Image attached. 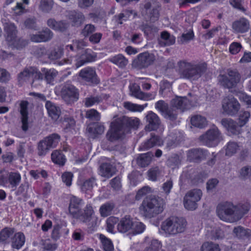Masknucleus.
<instances>
[{
    "label": "nucleus",
    "instance_id": "nucleus-62",
    "mask_svg": "<svg viewBox=\"0 0 251 251\" xmlns=\"http://www.w3.org/2000/svg\"><path fill=\"white\" fill-rule=\"evenodd\" d=\"M199 153H201V152H199L198 149L189 150L187 152L188 159L190 161H197Z\"/></svg>",
    "mask_w": 251,
    "mask_h": 251
},
{
    "label": "nucleus",
    "instance_id": "nucleus-12",
    "mask_svg": "<svg viewBox=\"0 0 251 251\" xmlns=\"http://www.w3.org/2000/svg\"><path fill=\"white\" fill-rule=\"evenodd\" d=\"M201 140L208 147L215 146L220 141L219 131L217 128L210 129L201 137Z\"/></svg>",
    "mask_w": 251,
    "mask_h": 251
},
{
    "label": "nucleus",
    "instance_id": "nucleus-5",
    "mask_svg": "<svg viewBox=\"0 0 251 251\" xmlns=\"http://www.w3.org/2000/svg\"><path fill=\"white\" fill-rule=\"evenodd\" d=\"M187 226L185 219L171 217L165 220L161 224V230L167 235H174L185 231Z\"/></svg>",
    "mask_w": 251,
    "mask_h": 251
},
{
    "label": "nucleus",
    "instance_id": "nucleus-59",
    "mask_svg": "<svg viewBox=\"0 0 251 251\" xmlns=\"http://www.w3.org/2000/svg\"><path fill=\"white\" fill-rule=\"evenodd\" d=\"M135 16V13L132 10H127L125 11L124 13H121L119 16V22L118 23L120 24H122L121 20H126L127 19L130 18H134Z\"/></svg>",
    "mask_w": 251,
    "mask_h": 251
},
{
    "label": "nucleus",
    "instance_id": "nucleus-58",
    "mask_svg": "<svg viewBox=\"0 0 251 251\" xmlns=\"http://www.w3.org/2000/svg\"><path fill=\"white\" fill-rule=\"evenodd\" d=\"M84 221L89 222L91 220H95V217L93 216V210L92 206H87L85 210L84 215Z\"/></svg>",
    "mask_w": 251,
    "mask_h": 251
},
{
    "label": "nucleus",
    "instance_id": "nucleus-43",
    "mask_svg": "<svg viewBox=\"0 0 251 251\" xmlns=\"http://www.w3.org/2000/svg\"><path fill=\"white\" fill-rule=\"evenodd\" d=\"M239 150V147L235 142H230L228 143L226 147V155L231 156L236 153Z\"/></svg>",
    "mask_w": 251,
    "mask_h": 251
},
{
    "label": "nucleus",
    "instance_id": "nucleus-61",
    "mask_svg": "<svg viewBox=\"0 0 251 251\" xmlns=\"http://www.w3.org/2000/svg\"><path fill=\"white\" fill-rule=\"evenodd\" d=\"M160 174V171L158 168L151 169L148 172L149 179L151 181H156Z\"/></svg>",
    "mask_w": 251,
    "mask_h": 251
},
{
    "label": "nucleus",
    "instance_id": "nucleus-55",
    "mask_svg": "<svg viewBox=\"0 0 251 251\" xmlns=\"http://www.w3.org/2000/svg\"><path fill=\"white\" fill-rule=\"evenodd\" d=\"M52 0H41L39 7L43 11L48 12L52 7Z\"/></svg>",
    "mask_w": 251,
    "mask_h": 251
},
{
    "label": "nucleus",
    "instance_id": "nucleus-19",
    "mask_svg": "<svg viewBox=\"0 0 251 251\" xmlns=\"http://www.w3.org/2000/svg\"><path fill=\"white\" fill-rule=\"evenodd\" d=\"M147 125L146 126V129L149 131L156 130L160 125V120L158 116L154 112L149 111L148 112L146 117Z\"/></svg>",
    "mask_w": 251,
    "mask_h": 251
},
{
    "label": "nucleus",
    "instance_id": "nucleus-25",
    "mask_svg": "<svg viewBox=\"0 0 251 251\" xmlns=\"http://www.w3.org/2000/svg\"><path fill=\"white\" fill-rule=\"evenodd\" d=\"M28 102L25 101H22L21 103L20 113L21 114V121L22 123V129L24 131H26L28 129V117H27V107Z\"/></svg>",
    "mask_w": 251,
    "mask_h": 251
},
{
    "label": "nucleus",
    "instance_id": "nucleus-60",
    "mask_svg": "<svg viewBox=\"0 0 251 251\" xmlns=\"http://www.w3.org/2000/svg\"><path fill=\"white\" fill-rule=\"evenodd\" d=\"M240 176L244 178H248L251 176V166H245L243 167L239 172Z\"/></svg>",
    "mask_w": 251,
    "mask_h": 251
},
{
    "label": "nucleus",
    "instance_id": "nucleus-24",
    "mask_svg": "<svg viewBox=\"0 0 251 251\" xmlns=\"http://www.w3.org/2000/svg\"><path fill=\"white\" fill-rule=\"evenodd\" d=\"M105 130L104 126L101 124H93L89 125L87 131L93 138L102 134Z\"/></svg>",
    "mask_w": 251,
    "mask_h": 251
},
{
    "label": "nucleus",
    "instance_id": "nucleus-35",
    "mask_svg": "<svg viewBox=\"0 0 251 251\" xmlns=\"http://www.w3.org/2000/svg\"><path fill=\"white\" fill-rule=\"evenodd\" d=\"M123 106L126 109L131 112H141L147 106V104L145 105H140L133 103L129 101H126L124 103Z\"/></svg>",
    "mask_w": 251,
    "mask_h": 251
},
{
    "label": "nucleus",
    "instance_id": "nucleus-40",
    "mask_svg": "<svg viewBox=\"0 0 251 251\" xmlns=\"http://www.w3.org/2000/svg\"><path fill=\"white\" fill-rule=\"evenodd\" d=\"M107 99L106 95H101L99 97H91L87 98L85 100V105L86 107H91L95 104L101 102L103 99Z\"/></svg>",
    "mask_w": 251,
    "mask_h": 251
},
{
    "label": "nucleus",
    "instance_id": "nucleus-9",
    "mask_svg": "<svg viewBox=\"0 0 251 251\" xmlns=\"http://www.w3.org/2000/svg\"><path fill=\"white\" fill-rule=\"evenodd\" d=\"M202 196V192L200 189H194L188 191L183 199L184 207L188 210H195Z\"/></svg>",
    "mask_w": 251,
    "mask_h": 251
},
{
    "label": "nucleus",
    "instance_id": "nucleus-27",
    "mask_svg": "<svg viewBox=\"0 0 251 251\" xmlns=\"http://www.w3.org/2000/svg\"><path fill=\"white\" fill-rule=\"evenodd\" d=\"M46 108L48 111L49 115L54 120H57L60 115V109L50 101H47Z\"/></svg>",
    "mask_w": 251,
    "mask_h": 251
},
{
    "label": "nucleus",
    "instance_id": "nucleus-2",
    "mask_svg": "<svg viewBox=\"0 0 251 251\" xmlns=\"http://www.w3.org/2000/svg\"><path fill=\"white\" fill-rule=\"evenodd\" d=\"M87 46V43L83 40H75L72 41L71 44L66 46V49L68 51L71 50L77 53L75 61L77 68L83 65L85 63L92 60L91 50L85 49Z\"/></svg>",
    "mask_w": 251,
    "mask_h": 251
},
{
    "label": "nucleus",
    "instance_id": "nucleus-64",
    "mask_svg": "<svg viewBox=\"0 0 251 251\" xmlns=\"http://www.w3.org/2000/svg\"><path fill=\"white\" fill-rule=\"evenodd\" d=\"M194 33L189 31L186 33H183L179 39V42L182 44L186 43L192 40L194 37Z\"/></svg>",
    "mask_w": 251,
    "mask_h": 251
},
{
    "label": "nucleus",
    "instance_id": "nucleus-3",
    "mask_svg": "<svg viewBox=\"0 0 251 251\" xmlns=\"http://www.w3.org/2000/svg\"><path fill=\"white\" fill-rule=\"evenodd\" d=\"M246 211L241 210L230 202L220 203L217 208L218 217L222 220L227 222H234L241 218Z\"/></svg>",
    "mask_w": 251,
    "mask_h": 251
},
{
    "label": "nucleus",
    "instance_id": "nucleus-39",
    "mask_svg": "<svg viewBox=\"0 0 251 251\" xmlns=\"http://www.w3.org/2000/svg\"><path fill=\"white\" fill-rule=\"evenodd\" d=\"M114 207V205L112 202H106L103 204L100 208L101 216L105 217L110 215Z\"/></svg>",
    "mask_w": 251,
    "mask_h": 251
},
{
    "label": "nucleus",
    "instance_id": "nucleus-29",
    "mask_svg": "<svg viewBox=\"0 0 251 251\" xmlns=\"http://www.w3.org/2000/svg\"><path fill=\"white\" fill-rule=\"evenodd\" d=\"M191 125L196 127L202 128L207 125L206 119L200 115H196L191 118Z\"/></svg>",
    "mask_w": 251,
    "mask_h": 251
},
{
    "label": "nucleus",
    "instance_id": "nucleus-44",
    "mask_svg": "<svg viewBox=\"0 0 251 251\" xmlns=\"http://www.w3.org/2000/svg\"><path fill=\"white\" fill-rule=\"evenodd\" d=\"M110 60L114 64L120 67H124L128 63L127 60L122 54H118L110 59Z\"/></svg>",
    "mask_w": 251,
    "mask_h": 251
},
{
    "label": "nucleus",
    "instance_id": "nucleus-41",
    "mask_svg": "<svg viewBox=\"0 0 251 251\" xmlns=\"http://www.w3.org/2000/svg\"><path fill=\"white\" fill-rule=\"evenodd\" d=\"M51 160L53 162L60 165H63L65 164L66 159L64 155L59 151H55L51 155Z\"/></svg>",
    "mask_w": 251,
    "mask_h": 251
},
{
    "label": "nucleus",
    "instance_id": "nucleus-23",
    "mask_svg": "<svg viewBox=\"0 0 251 251\" xmlns=\"http://www.w3.org/2000/svg\"><path fill=\"white\" fill-rule=\"evenodd\" d=\"M52 36V34L51 31L50 29L46 28L42 32L32 34L30 37V39L34 42H46L51 39Z\"/></svg>",
    "mask_w": 251,
    "mask_h": 251
},
{
    "label": "nucleus",
    "instance_id": "nucleus-51",
    "mask_svg": "<svg viewBox=\"0 0 251 251\" xmlns=\"http://www.w3.org/2000/svg\"><path fill=\"white\" fill-rule=\"evenodd\" d=\"M234 232L236 236L240 238L244 237H249L251 235V230L250 229H246L241 226L235 227Z\"/></svg>",
    "mask_w": 251,
    "mask_h": 251
},
{
    "label": "nucleus",
    "instance_id": "nucleus-20",
    "mask_svg": "<svg viewBox=\"0 0 251 251\" xmlns=\"http://www.w3.org/2000/svg\"><path fill=\"white\" fill-rule=\"evenodd\" d=\"M35 75L39 79H42V74L38 72L36 68L34 67H28L24 70L18 75V80L20 83H23L27 81L31 76Z\"/></svg>",
    "mask_w": 251,
    "mask_h": 251
},
{
    "label": "nucleus",
    "instance_id": "nucleus-14",
    "mask_svg": "<svg viewBox=\"0 0 251 251\" xmlns=\"http://www.w3.org/2000/svg\"><path fill=\"white\" fill-rule=\"evenodd\" d=\"M61 93L63 99L68 103L73 102L78 99V91L72 85H65L62 88Z\"/></svg>",
    "mask_w": 251,
    "mask_h": 251
},
{
    "label": "nucleus",
    "instance_id": "nucleus-49",
    "mask_svg": "<svg viewBox=\"0 0 251 251\" xmlns=\"http://www.w3.org/2000/svg\"><path fill=\"white\" fill-rule=\"evenodd\" d=\"M119 221V219L115 217H110L106 221L107 231L110 233H114L115 225Z\"/></svg>",
    "mask_w": 251,
    "mask_h": 251
},
{
    "label": "nucleus",
    "instance_id": "nucleus-8",
    "mask_svg": "<svg viewBox=\"0 0 251 251\" xmlns=\"http://www.w3.org/2000/svg\"><path fill=\"white\" fill-rule=\"evenodd\" d=\"M179 66V73L182 78L195 79L199 77L202 73L201 67L186 61H180Z\"/></svg>",
    "mask_w": 251,
    "mask_h": 251
},
{
    "label": "nucleus",
    "instance_id": "nucleus-50",
    "mask_svg": "<svg viewBox=\"0 0 251 251\" xmlns=\"http://www.w3.org/2000/svg\"><path fill=\"white\" fill-rule=\"evenodd\" d=\"M21 179V175L18 173H11L9 176V182L12 187H16Z\"/></svg>",
    "mask_w": 251,
    "mask_h": 251
},
{
    "label": "nucleus",
    "instance_id": "nucleus-18",
    "mask_svg": "<svg viewBox=\"0 0 251 251\" xmlns=\"http://www.w3.org/2000/svg\"><path fill=\"white\" fill-rule=\"evenodd\" d=\"M79 76L83 80L90 83H97L99 82L95 69L90 67L82 69L79 72Z\"/></svg>",
    "mask_w": 251,
    "mask_h": 251
},
{
    "label": "nucleus",
    "instance_id": "nucleus-21",
    "mask_svg": "<svg viewBox=\"0 0 251 251\" xmlns=\"http://www.w3.org/2000/svg\"><path fill=\"white\" fill-rule=\"evenodd\" d=\"M122 134L121 126L117 123L113 122L106 134V137L109 140L114 141L120 139L122 137Z\"/></svg>",
    "mask_w": 251,
    "mask_h": 251
},
{
    "label": "nucleus",
    "instance_id": "nucleus-10",
    "mask_svg": "<svg viewBox=\"0 0 251 251\" xmlns=\"http://www.w3.org/2000/svg\"><path fill=\"white\" fill-rule=\"evenodd\" d=\"M59 136L57 134L46 138L41 141L38 146V153L40 156L45 155L52 148H54L59 141Z\"/></svg>",
    "mask_w": 251,
    "mask_h": 251
},
{
    "label": "nucleus",
    "instance_id": "nucleus-37",
    "mask_svg": "<svg viewBox=\"0 0 251 251\" xmlns=\"http://www.w3.org/2000/svg\"><path fill=\"white\" fill-rule=\"evenodd\" d=\"M103 249L105 251H113L114 246L112 241L102 234L98 235Z\"/></svg>",
    "mask_w": 251,
    "mask_h": 251
},
{
    "label": "nucleus",
    "instance_id": "nucleus-56",
    "mask_svg": "<svg viewBox=\"0 0 251 251\" xmlns=\"http://www.w3.org/2000/svg\"><path fill=\"white\" fill-rule=\"evenodd\" d=\"M239 100L244 102L248 107H251V97L243 92H239L236 94Z\"/></svg>",
    "mask_w": 251,
    "mask_h": 251
},
{
    "label": "nucleus",
    "instance_id": "nucleus-30",
    "mask_svg": "<svg viewBox=\"0 0 251 251\" xmlns=\"http://www.w3.org/2000/svg\"><path fill=\"white\" fill-rule=\"evenodd\" d=\"M25 243V236L22 232H18L15 234L12 239V246L13 248L19 249Z\"/></svg>",
    "mask_w": 251,
    "mask_h": 251
},
{
    "label": "nucleus",
    "instance_id": "nucleus-53",
    "mask_svg": "<svg viewBox=\"0 0 251 251\" xmlns=\"http://www.w3.org/2000/svg\"><path fill=\"white\" fill-rule=\"evenodd\" d=\"M201 251H220V249L218 245L211 242H205L202 245Z\"/></svg>",
    "mask_w": 251,
    "mask_h": 251
},
{
    "label": "nucleus",
    "instance_id": "nucleus-34",
    "mask_svg": "<svg viewBox=\"0 0 251 251\" xmlns=\"http://www.w3.org/2000/svg\"><path fill=\"white\" fill-rule=\"evenodd\" d=\"M68 16L74 25L80 24L84 20L83 15L75 11H70Z\"/></svg>",
    "mask_w": 251,
    "mask_h": 251
},
{
    "label": "nucleus",
    "instance_id": "nucleus-42",
    "mask_svg": "<svg viewBox=\"0 0 251 251\" xmlns=\"http://www.w3.org/2000/svg\"><path fill=\"white\" fill-rule=\"evenodd\" d=\"M151 3L150 2L146 3L144 5L145 12H143V14L144 13H149L150 14V17L151 21H155L156 20L159 16V12L157 8H152L151 11Z\"/></svg>",
    "mask_w": 251,
    "mask_h": 251
},
{
    "label": "nucleus",
    "instance_id": "nucleus-48",
    "mask_svg": "<svg viewBox=\"0 0 251 251\" xmlns=\"http://www.w3.org/2000/svg\"><path fill=\"white\" fill-rule=\"evenodd\" d=\"M153 192L154 190L148 186H144L138 191L135 196V199L137 200H140L143 197L148 194L152 193Z\"/></svg>",
    "mask_w": 251,
    "mask_h": 251
},
{
    "label": "nucleus",
    "instance_id": "nucleus-6",
    "mask_svg": "<svg viewBox=\"0 0 251 251\" xmlns=\"http://www.w3.org/2000/svg\"><path fill=\"white\" fill-rule=\"evenodd\" d=\"M250 113L247 111H241L239 115L238 123L231 119H224L221 123L224 127L232 134H238L241 132V127L249 121Z\"/></svg>",
    "mask_w": 251,
    "mask_h": 251
},
{
    "label": "nucleus",
    "instance_id": "nucleus-47",
    "mask_svg": "<svg viewBox=\"0 0 251 251\" xmlns=\"http://www.w3.org/2000/svg\"><path fill=\"white\" fill-rule=\"evenodd\" d=\"M128 178L130 183L134 186H136L138 182H141L143 180L142 175L137 171L132 172L129 175Z\"/></svg>",
    "mask_w": 251,
    "mask_h": 251
},
{
    "label": "nucleus",
    "instance_id": "nucleus-17",
    "mask_svg": "<svg viewBox=\"0 0 251 251\" xmlns=\"http://www.w3.org/2000/svg\"><path fill=\"white\" fill-rule=\"evenodd\" d=\"M156 59L154 54L144 52L138 55L137 64L140 67L146 68L151 65Z\"/></svg>",
    "mask_w": 251,
    "mask_h": 251
},
{
    "label": "nucleus",
    "instance_id": "nucleus-63",
    "mask_svg": "<svg viewBox=\"0 0 251 251\" xmlns=\"http://www.w3.org/2000/svg\"><path fill=\"white\" fill-rule=\"evenodd\" d=\"M73 175L71 172H65L62 176L63 182L66 184L67 186H70L72 184Z\"/></svg>",
    "mask_w": 251,
    "mask_h": 251
},
{
    "label": "nucleus",
    "instance_id": "nucleus-36",
    "mask_svg": "<svg viewBox=\"0 0 251 251\" xmlns=\"http://www.w3.org/2000/svg\"><path fill=\"white\" fill-rule=\"evenodd\" d=\"M163 141L158 136H152L149 140L144 143L143 148L145 150L150 149L154 146H161Z\"/></svg>",
    "mask_w": 251,
    "mask_h": 251
},
{
    "label": "nucleus",
    "instance_id": "nucleus-15",
    "mask_svg": "<svg viewBox=\"0 0 251 251\" xmlns=\"http://www.w3.org/2000/svg\"><path fill=\"white\" fill-rule=\"evenodd\" d=\"M133 225V219L129 216H126L119 220L117 228L120 232L131 234Z\"/></svg>",
    "mask_w": 251,
    "mask_h": 251
},
{
    "label": "nucleus",
    "instance_id": "nucleus-38",
    "mask_svg": "<svg viewBox=\"0 0 251 251\" xmlns=\"http://www.w3.org/2000/svg\"><path fill=\"white\" fill-rule=\"evenodd\" d=\"M13 233L14 230L12 228H5L2 230L0 233V243L4 244L8 242Z\"/></svg>",
    "mask_w": 251,
    "mask_h": 251
},
{
    "label": "nucleus",
    "instance_id": "nucleus-7",
    "mask_svg": "<svg viewBox=\"0 0 251 251\" xmlns=\"http://www.w3.org/2000/svg\"><path fill=\"white\" fill-rule=\"evenodd\" d=\"M4 31L6 41L12 49L20 50L27 44L25 41L17 39V30L14 24L11 23H5Z\"/></svg>",
    "mask_w": 251,
    "mask_h": 251
},
{
    "label": "nucleus",
    "instance_id": "nucleus-28",
    "mask_svg": "<svg viewBox=\"0 0 251 251\" xmlns=\"http://www.w3.org/2000/svg\"><path fill=\"white\" fill-rule=\"evenodd\" d=\"M48 25L53 30L64 31L66 29L69 24L64 21L57 22L53 19H50L47 21Z\"/></svg>",
    "mask_w": 251,
    "mask_h": 251
},
{
    "label": "nucleus",
    "instance_id": "nucleus-33",
    "mask_svg": "<svg viewBox=\"0 0 251 251\" xmlns=\"http://www.w3.org/2000/svg\"><path fill=\"white\" fill-rule=\"evenodd\" d=\"M153 154L151 152L142 154L137 158V163L141 167H145L150 163Z\"/></svg>",
    "mask_w": 251,
    "mask_h": 251
},
{
    "label": "nucleus",
    "instance_id": "nucleus-32",
    "mask_svg": "<svg viewBox=\"0 0 251 251\" xmlns=\"http://www.w3.org/2000/svg\"><path fill=\"white\" fill-rule=\"evenodd\" d=\"M131 94L132 96L140 100H146L147 96L145 94L141 91L139 86L135 83L129 86Z\"/></svg>",
    "mask_w": 251,
    "mask_h": 251
},
{
    "label": "nucleus",
    "instance_id": "nucleus-4",
    "mask_svg": "<svg viewBox=\"0 0 251 251\" xmlns=\"http://www.w3.org/2000/svg\"><path fill=\"white\" fill-rule=\"evenodd\" d=\"M165 202L159 198H147L144 200L139 207L141 214L151 218L161 213L164 210Z\"/></svg>",
    "mask_w": 251,
    "mask_h": 251
},
{
    "label": "nucleus",
    "instance_id": "nucleus-54",
    "mask_svg": "<svg viewBox=\"0 0 251 251\" xmlns=\"http://www.w3.org/2000/svg\"><path fill=\"white\" fill-rule=\"evenodd\" d=\"M96 185L94 178H91L85 181L81 185V189L82 191L86 192L90 191Z\"/></svg>",
    "mask_w": 251,
    "mask_h": 251
},
{
    "label": "nucleus",
    "instance_id": "nucleus-45",
    "mask_svg": "<svg viewBox=\"0 0 251 251\" xmlns=\"http://www.w3.org/2000/svg\"><path fill=\"white\" fill-rule=\"evenodd\" d=\"M160 42H163L165 45L170 46L175 43V38L168 32L164 31L161 33Z\"/></svg>",
    "mask_w": 251,
    "mask_h": 251
},
{
    "label": "nucleus",
    "instance_id": "nucleus-46",
    "mask_svg": "<svg viewBox=\"0 0 251 251\" xmlns=\"http://www.w3.org/2000/svg\"><path fill=\"white\" fill-rule=\"evenodd\" d=\"M42 73L45 75V78L48 83L51 82L54 78L56 76L57 72L54 69L48 70L45 68L41 69Z\"/></svg>",
    "mask_w": 251,
    "mask_h": 251
},
{
    "label": "nucleus",
    "instance_id": "nucleus-22",
    "mask_svg": "<svg viewBox=\"0 0 251 251\" xmlns=\"http://www.w3.org/2000/svg\"><path fill=\"white\" fill-rule=\"evenodd\" d=\"M250 23L245 18H241L235 21L232 24V28L237 33H245L248 31Z\"/></svg>",
    "mask_w": 251,
    "mask_h": 251
},
{
    "label": "nucleus",
    "instance_id": "nucleus-26",
    "mask_svg": "<svg viewBox=\"0 0 251 251\" xmlns=\"http://www.w3.org/2000/svg\"><path fill=\"white\" fill-rule=\"evenodd\" d=\"M145 242L146 248L144 251H157L162 247V244L160 242L151 238H146Z\"/></svg>",
    "mask_w": 251,
    "mask_h": 251
},
{
    "label": "nucleus",
    "instance_id": "nucleus-31",
    "mask_svg": "<svg viewBox=\"0 0 251 251\" xmlns=\"http://www.w3.org/2000/svg\"><path fill=\"white\" fill-rule=\"evenodd\" d=\"M115 172L112 166L108 163L102 164L100 167V174L103 177L109 178L112 176Z\"/></svg>",
    "mask_w": 251,
    "mask_h": 251
},
{
    "label": "nucleus",
    "instance_id": "nucleus-1",
    "mask_svg": "<svg viewBox=\"0 0 251 251\" xmlns=\"http://www.w3.org/2000/svg\"><path fill=\"white\" fill-rule=\"evenodd\" d=\"M171 105L172 107L169 109L164 101L159 100L155 103V107L165 118L173 120L176 118V109L182 111L190 108L192 106L191 102L186 97H181L174 99Z\"/></svg>",
    "mask_w": 251,
    "mask_h": 251
},
{
    "label": "nucleus",
    "instance_id": "nucleus-52",
    "mask_svg": "<svg viewBox=\"0 0 251 251\" xmlns=\"http://www.w3.org/2000/svg\"><path fill=\"white\" fill-rule=\"evenodd\" d=\"M145 229V226L139 221H134V225L131 230V234L142 233Z\"/></svg>",
    "mask_w": 251,
    "mask_h": 251
},
{
    "label": "nucleus",
    "instance_id": "nucleus-13",
    "mask_svg": "<svg viewBox=\"0 0 251 251\" xmlns=\"http://www.w3.org/2000/svg\"><path fill=\"white\" fill-rule=\"evenodd\" d=\"M218 79L222 85L231 88L239 82L240 76L236 71H229L227 75H220Z\"/></svg>",
    "mask_w": 251,
    "mask_h": 251
},
{
    "label": "nucleus",
    "instance_id": "nucleus-16",
    "mask_svg": "<svg viewBox=\"0 0 251 251\" xmlns=\"http://www.w3.org/2000/svg\"><path fill=\"white\" fill-rule=\"evenodd\" d=\"M83 203L82 200L75 196H72L70 199L69 205L70 213L75 218H80L81 208Z\"/></svg>",
    "mask_w": 251,
    "mask_h": 251
},
{
    "label": "nucleus",
    "instance_id": "nucleus-11",
    "mask_svg": "<svg viewBox=\"0 0 251 251\" xmlns=\"http://www.w3.org/2000/svg\"><path fill=\"white\" fill-rule=\"evenodd\" d=\"M222 108L225 112L229 115L236 114L240 109V104L232 96L224 98L222 102Z\"/></svg>",
    "mask_w": 251,
    "mask_h": 251
},
{
    "label": "nucleus",
    "instance_id": "nucleus-57",
    "mask_svg": "<svg viewBox=\"0 0 251 251\" xmlns=\"http://www.w3.org/2000/svg\"><path fill=\"white\" fill-rule=\"evenodd\" d=\"M86 117L95 121H99L100 119V114L94 109L88 110L86 113Z\"/></svg>",
    "mask_w": 251,
    "mask_h": 251
}]
</instances>
